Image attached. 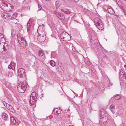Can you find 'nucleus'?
I'll return each mask as SVG.
<instances>
[{
  "instance_id": "obj_23",
  "label": "nucleus",
  "mask_w": 126,
  "mask_h": 126,
  "mask_svg": "<svg viewBox=\"0 0 126 126\" xmlns=\"http://www.w3.org/2000/svg\"><path fill=\"white\" fill-rule=\"evenodd\" d=\"M106 114L105 113V114H103V113H101L100 114L101 117L103 118L104 119V118L105 117H106Z\"/></svg>"
},
{
  "instance_id": "obj_39",
  "label": "nucleus",
  "mask_w": 126,
  "mask_h": 126,
  "mask_svg": "<svg viewBox=\"0 0 126 126\" xmlns=\"http://www.w3.org/2000/svg\"><path fill=\"white\" fill-rule=\"evenodd\" d=\"M124 67L126 69V65H124Z\"/></svg>"
},
{
  "instance_id": "obj_28",
  "label": "nucleus",
  "mask_w": 126,
  "mask_h": 126,
  "mask_svg": "<svg viewBox=\"0 0 126 126\" xmlns=\"http://www.w3.org/2000/svg\"><path fill=\"white\" fill-rule=\"evenodd\" d=\"M123 12L124 13V14L125 15H126V11L124 9H122Z\"/></svg>"
},
{
  "instance_id": "obj_36",
  "label": "nucleus",
  "mask_w": 126,
  "mask_h": 126,
  "mask_svg": "<svg viewBox=\"0 0 126 126\" xmlns=\"http://www.w3.org/2000/svg\"><path fill=\"white\" fill-rule=\"evenodd\" d=\"M76 2H78L79 0H74Z\"/></svg>"
},
{
  "instance_id": "obj_30",
  "label": "nucleus",
  "mask_w": 126,
  "mask_h": 126,
  "mask_svg": "<svg viewBox=\"0 0 126 126\" xmlns=\"http://www.w3.org/2000/svg\"><path fill=\"white\" fill-rule=\"evenodd\" d=\"M3 104L4 106H5V105H6L7 103H6L5 101H4L3 102Z\"/></svg>"
},
{
  "instance_id": "obj_4",
  "label": "nucleus",
  "mask_w": 126,
  "mask_h": 126,
  "mask_svg": "<svg viewBox=\"0 0 126 126\" xmlns=\"http://www.w3.org/2000/svg\"><path fill=\"white\" fill-rule=\"evenodd\" d=\"M25 85L23 83H19L17 87L18 91L20 93H23L25 90Z\"/></svg>"
},
{
  "instance_id": "obj_5",
  "label": "nucleus",
  "mask_w": 126,
  "mask_h": 126,
  "mask_svg": "<svg viewBox=\"0 0 126 126\" xmlns=\"http://www.w3.org/2000/svg\"><path fill=\"white\" fill-rule=\"evenodd\" d=\"M14 7L11 4L8 3L6 6H5L4 11H5L7 12H11V11L13 10Z\"/></svg>"
},
{
  "instance_id": "obj_34",
  "label": "nucleus",
  "mask_w": 126,
  "mask_h": 126,
  "mask_svg": "<svg viewBox=\"0 0 126 126\" xmlns=\"http://www.w3.org/2000/svg\"><path fill=\"white\" fill-rule=\"evenodd\" d=\"M56 6H57V4H59V2L58 1H56Z\"/></svg>"
},
{
  "instance_id": "obj_42",
  "label": "nucleus",
  "mask_w": 126,
  "mask_h": 126,
  "mask_svg": "<svg viewBox=\"0 0 126 126\" xmlns=\"http://www.w3.org/2000/svg\"><path fill=\"white\" fill-rule=\"evenodd\" d=\"M15 20H16L15 19Z\"/></svg>"
},
{
  "instance_id": "obj_33",
  "label": "nucleus",
  "mask_w": 126,
  "mask_h": 126,
  "mask_svg": "<svg viewBox=\"0 0 126 126\" xmlns=\"http://www.w3.org/2000/svg\"><path fill=\"white\" fill-rule=\"evenodd\" d=\"M108 85L109 86H110L112 85V83L111 82H110Z\"/></svg>"
},
{
  "instance_id": "obj_17",
  "label": "nucleus",
  "mask_w": 126,
  "mask_h": 126,
  "mask_svg": "<svg viewBox=\"0 0 126 126\" xmlns=\"http://www.w3.org/2000/svg\"><path fill=\"white\" fill-rule=\"evenodd\" d=\"M37 96V95L36 93V92H33L31 94L30 97L34 98V99H36Z\"/></svg>"
},
{
  "instance_id": "obj_16",
  "label": "nucleus",
  "mask_w": 126,
  "mask_h": 126,
  "mask_svg": "<svg viewBox=\"0 0 126 126\" xmlns=\"http://www.w3.org/2000/svg\"><path fill=\"white\" fill-rule=\"evenodd\" d=\"M2 117L4 120H6L8 118V115L6 113L3 112L2 113Z\"/></svg>"
},
{
  "instance_id": "obj_27",
  "label": "nucleus",
  "mask_w": 126,
  "mask_h": 126,
  "mask_svg": "<svg viewBox=\"0 0 126 126\" xmlns=\"http://www.w3.org/2000/svg\"><path fill=\"white\" fill-rule=\"evenodd\" d=\"M10 106L11 105H10L9 104L7 103V104H6V105H5V106L8 109V107H9V106Z\"/></svg>"
},
{
  "instance_id": "obj_14",
  "label": "nucleus",
  "mask_w": 126,
  "mask_h": 126,
  "mask_svg": "<svg viewBox=\"0 0 126 126\" xmlns=\"http://www.w3.org/2000/svg\"><path fill=\"white\" fill-rule=\"evenodd\" d=\"M61 11L65 13L68 14H69L71 13V12L68 9H62L61 10Z\"/></svg>"
},
{
  "instance_id": "obj_25",
  "label": "nucleus",
  "mask_w": 126,
  "mask_h": 126,
  "mask_svg": "<svg viewBox=\"0 0 126 126\" xmlns=\"http://www.w3.org/2000/svg\"><path fill=\"white\" fill-rule=\"evenodd\" d=\"M33 19L32 18H30L29 19V21L28 23H29L31 24L32 22L33 21Z\"/></svg>"
},
{
  "instance_id": "obj_26",
  "label": "nucleus",
  "mask_w": 126,
  "mask_h": 126,
  "mask_svg": "<svg viewBox=\"0 0 126 126\" xmlns=\"http://www.w3.org/2000/svg\"><path fill=\"white\" fill-rule=\"evenodd\" d=\"M18 14L16 13H14L13 15V17H17Z\"/></svg>"
},
{
  "instance_id": "obj_15",
  "label": "nucleus",
  "mask_w": 126,
  "mask_h": 126,
  "mask_svg": "<svg viewBox=\"0 0 126 126\" xmlns=\"http://www.w3.org/2000/svg\"><path fill=\"white\" fill-rule=\"evenodd\" d=\"M10 121L11 123L13 125H15L16 123V121L14 118L13 117H10Z\"/></svg>"
},
{
  "instance_id": "obj_22",
  "label": "nucleus",
  "mask_w": 126,
  "mask_h": 126,
  "mask_svg": "<svg viewBox=\"0 0 126 126\" xmlns=\"http://www.w3.org/2000/svg\"><path fill=\"white\" fill-rule=\"evenodd\" d=\"M121 98V97L119 95H115V96L114 99L115 100H119Z\"/></svg>"
},
{
  "instance_id": "obj_37",
  "label": "nucleus",
  "mask_w": 126,
  "mask_h": 126,
  "mask_svg": "<svg viewBox=\"0 0 126 126\" xmlns=\"http://www.w3.org/2000/svg\"><path fill=\"white\" fill-rule=\"evenodd\" d=\"M111 112L112 113H114V111L113 110H111Z\"/></svg>"
},
{
  "instance_id": "obj_19",
  "label": "nucleus",
  "mask_w": 126,
  "mask_h": 126,
  "mask_svg": "<svg viewBox=\"0 0 126 126\" xmlns=\"http://www.w3.org/2000/svg\"><path fill=\"white\" fill-rule=\"evenodd\" d=\"M107 11L108 13L110 14H113L114 12L113 10L112 9L110 8L108 9L107 10Z\"/></svg>"
},
{
  "instance_id": "obj_9",
  "label": "nucleus",
  "mask_w": 126,
  "mask_h": 126,
  "mask_svg": "<svg viewBox=\"0 0 126 126\" xmlns=\"http://www.w3.org/2000/svg\"><path fill=\"white\" fill-rule=\"evenodd\" d=\"M101 20L98 17H96L94 19V24L95 25H97L98 23H100L101 22Z\"/></svg>"
},
{
  "instance_id": "obj_24",
  "label": "nucleus",
  "mask_w": 126,
  "mask_h": 126,
  "mask_svg": "<svg viewBox=\"0 0 126 126\" xmlns=\"http://www.w3.org/2000/svg\"><path fill=\"white\" fill-rule=\"evenodd\" d=\"M110 109H114L115 106L113 104L111 105L110 106Z\"/></svg>"
},
{
  "instance_id": "obj_38",
  "label": "nucleus",
  "mask_w": 126,
  "mask_h": 126,
  "mask_svg": "<svg viewBox=\"0 0 126 126\" xmlns=\"http://www.w3.org/2000/svg\"><path fill=\"white\" fill-rule=\"evenodd\" d=\"M56 109V108H54V109L52 111V112H53L55 110V109Z\"/></svg>"
},
{
  "instance_id": "obj_18",
  "label": "nucleus",
  "mask_w": 126,
  "mask_h": 126,
  "mask_svg": "<svg viewBox=\"0 0 126 126\" xmlns=\"http://www.w3.org/2000/svg\"><path fill=\"white\" fill-rule=\"evenodd\" d=\"M38 54L40 57L42 56L44 54V51L41 50H39L38 52Z\"/></svg>"
},
{
  "instance_id": "obj_6",
  "label": "nucleus",
  "mask_w": 126,
  "mask_h": 126,
  "mask_svg": "<svg viewBox=\"0 0 126 126\" xmlns=\"http://www.w3.org/2000/svg\"><path fill=\"white\" fill-rule=\"evenodd\" d=\"M54 14L60 19L64 20L65 19L64 16L62 13L55 12H54Z\"/></svg>"
},
{
  "instance_id": "obj_10",
  "label": "nucleus",
  "mask_w": 126,
  "mask_h": 126,
  "mask_svg": "<svg viewBox=\"0 0 126 126\" xmlns=\"http://www.w3.org/2000/svg\"><path fill=\"white\" fill-rule=\"evenodd\" d=\"M35 100L34 99V98L30 97V99L29 101L30 105V106H32L33 105L34 103Z\"/></svg>"
},
{
  "instance_id": "obj_3",
  "label": "nucleus",
  "mask_w": 126,
  "mask_h": 126,
  "mask_svg": "<svg viewBox=\"0 0 126 126\" xmlns=\"http://www.w3.org/2000/svg\"><path fill=\"white\" fill-rule=\"evenodd\" d=\"M26 70L23 68H19L18 70V74L19 77L22 78L25 77Z\"/></svg>"
},
{
  "instance_id": "obj_13",
  "label": "nucleus",
  "mask_w": 126,
  "mask_h": 126,
  "mask_svg": "<svg viewBox=\"0 0 126 126\" xmlns=\"http://www.w3.org/2000/svg\"><path fill=\"white\" fill-rule=\"evenodd\" d=\"M27 30L28 32L32 30V27L31 24L30 23H28L27 24Z\"/></svg>"
},
{
  "instance_id": "obj_29",
  "label": "nucleus",
  "mask_w": 126,
  "mask_h": 126,
  "mask_svg": "<svg viewBox=\"0 0 126 126\" xmlns=\"http://www.w3.org/2000/svg\"><path fill=\"white\" fill-rule=\"evenodd\" d=\"M8 68L9 69H11L12 68V67L11 64L9 65L8 66Z\"/></svg>"
},
{
  "instance_id": "obj_35",
  "label": "nucleus",
  "mask_w": 126,
  "mask_h": 126,
  "mask_svg": "<svg viewBox=\"0 0 126 126\" xmlns=\"http://www.w3.org/2000/svg\"><path fill=\"white\" fill-rule=\"evenodd\" d=\"M87 64L88 65L90 64V62L89 61H88L87 62Z\"/></svg>"
},
{
  "instance_id": "obj_1",
  "label": "nucleus",
  "mask_w": 126,
  "mask_h": 126,
  "mask_svg": "<svg viewBox=\"0 0 126 126\" xmlns=\"http://www.w3.org/2000/svg\"><path fill=\"white\" fill-rule=\"evenodd\" d=\"M43 30L42 27L41 26L38 27L37 32L39 34L42 35L38 36L37 39L40 42H43L44 41L46 38V35L45 34V32Z\"/></svg>"
},
{
  "instance_id": "obj_7",
  "label": "nucleus",
  "mask_w": 126,
  "mask_h": 126,
  "mask_svg": "<svg viewBox=\"0 0 126 126\" xmlns=\"http://www.w3.org/2000/svg\"><path fill=\"white\" fill-rule=\"evenodd\" d=\"M7 3V2H2L0 4V7L2 9L4 10V8L6 6Z\"/></svg>"
},
{
  "instance_id": "obj_2",
  "label": "nucleus",
  "mask_w": 126,
  "mask_h": 126,
  "mask_svg": "<svg viewBox=\"0 0 126 126\" xmlns=\"http://www.w3.org/2000/svg\"><path fill=\"white\" fill-rule=\"evenodd\" d=\"M17 38L18 43L22 46H25L26 45V42L24 40L23 36L20 33L17 35Z\"/></svg>"
},
{
  "instance_id": "obj_40",
  "label": "nucleus",
  "mask_w": 126,
  "mask_h": 126,
  "mask_svg": "<svg viewBox=\"0 0 126 126\" xmlns=\"http://www.w3.org/2000/svg\"><path fill=\"white\" fill-rule=\"evenodd\" d=\"M73 91V92L74 93H75H75L74 91Z\"/></svg>"
},
{
  "instance_id": "obj_11",
  "label": "nucleus",
  "mask_w": 126,
  "mask_h": 126,
  "mask_svg": "<svg viewBox=\"0 0 126 126\" xmlns=\"http://www.w3.org/2000/svg\"><path fill=\"white\" fill-rule=\"evenodd\" d=\"M102 23H98L97 25H95L97 28L99 29V30H102L103 29L102 25Z\"/></svg>"
},
{
  "instance_id": "obj_31",
  "label": "nucleus",
  "mask_w": 126,
  "mask_h": 126,
  "mask_svg": "<svg viewBox=\"0 0 126 126\" xmlns=\"http://www.w3.org/2000/svg\"><path fill=\"white\" fill-rule=\"evenodd\" d=\"M38 8H39V9H41V8H42V7L40 5H38Z\"/></svg>"
},
{
  "instance_id": "obj_21",
  "label": "nucleus",
  "mask_w": 126,
  "mask_h": 126,
  "mask_svg": "<svg viewBox=\"0 0 126 126\" xmlns=\"http://www.w3.org/2000/svg\"><path fill=\"white\" fill-rule=\"evenodd\" d=\"M50 63L51 65L53 67L55 65V63L54 62L53 60H51L50 62Z\"/></svg>"
},
{
  "instance_id": "obj_12",
  "label": "nucleus",
  "mask_w": 126,
  "mask_h": 126,
  "mask_svg": "<svg viewBox=\"0 0 126 126\" xmlns=\"http://www.w3.org/2000/svg\"><path fill=\"white\" fill-rule=\"evenodd\" d=\"M70 35H68L67 36H66L65 37H63L62 36V39L63 40L65 41H68L69 40Z\"/></svg>"
},
{
  "instance_id": "obj_41",
  "label": "nucleus",
  "mask_w": 126,
  "mask_h": 126,
  "mask_svg": "<svg viewBox=\"0 0 126 126\" xmlns=\"http://www.w3.org/2000/svg\"><path fill=\"white\" fill-rule=\"evenodd\" d=\"M124 79H126L125 78H124Z\"/></svg>"
},
{
  "instance_id": "obj_20",
  "label": "nucleus",
  "mask_w": 126,
  "mask_h": 126,
  "mask_svg": "<svg viewBox=\"0 0 126 126\" xmlns=\"http://www.w3.org/2000/svg\"><path fill=\"white\" fill-rule=\"evenodd\" d=\"M8 109L12 112H13L14 111L13 108L11 106L8 107Z\"/></svg>"
},
{
  "instance_id": "obj_32",
  "label": "nucleus",
  "mask_w": 126,
  "mask_h": 126,
  "mask_svg": "<svg viewBox=\"0 0 126 126\" xmlns=\"http://www.w3.org/2000/svg\"><path fill=\"white\" fill-rule=\"evenodd\" d=\"M118 5H119V6L120 8L121 9L122 8V9H123L122 8V7L121 5L119 4H118Z\"/></svg>"
},
{
  "instance_id": "obj_8",
  "label": "nucleus",
  "mask_w": 126,
  "mask_h": 126,
  "mask_svg": "<svg viewBox=\"0 0 126 126\" xmlns=\"http://www.w3.org/2000/svg\"><path fill=\"white\" fill-rule=\"evenodd\" d=\"M6 72H7L6 75L8 77H12L13 76L14 74L13 72L7 70H6Z\"/></svg>"
}]
</instances>
